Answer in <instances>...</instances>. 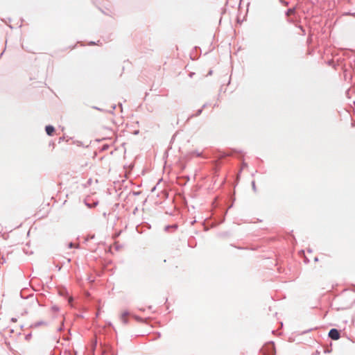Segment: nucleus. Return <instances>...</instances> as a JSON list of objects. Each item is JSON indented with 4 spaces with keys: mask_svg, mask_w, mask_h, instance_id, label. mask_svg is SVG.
<instances>
[{
    "mask_svg": "<svg viewBox=\"0 0 355 355\" xmlns=\"http://www.w3.org/2000/svg\"><path fill=\"white\" fill-rule=\"evenodd\" d=\"M263 355H275V346L272 343H268L262 348Z\"/></svg>",
    "mask_w": 355,
    "mask_h": 355,
    "instance_id": "1",
    "label": "nucleus"
},
{
    "mask_svg": "<svg viewBox=\"0 0 355 355\" xmlns=\"http://www.w3.org/2000/svg\"><path fill=\"white\" fill-rule=\"evenodd\" d=\"M329 336L333 340H338L340 338V333L336 329H332L329 332Z\"/></svg>",
    "mask_w": 355,
    "mask_h": 355,
    "instance_id": "2",
    "label": "nucleus"
},
{
    "mask_svg": "<svg viewBox=\"0 0 355 355\" xmlns=\"http://www.w3.org/2000/svg\"><path fill=\"white\" fill-rule=\"evenodd\" d=\"M45 130L46 134L49 136H52L55 131V128L52 125H46Z\"/></svg>",
    "mask_w": 355,
    "mask_h": 355,
    "instance_id": "3",
    "label": "nucleus"
},
{
    "mask_svg": "<svg viewBox=\"0 0 355 355\" xmlns=\"http://www.w3.org/2000/svg\"><path fill=\"white\" fill-rule=\"evenodd\" d=\"M128 313H126V312H123L121 315V320H122V322L123 323H126L127 322V321H128Z\"/></svg>",
    "mask_w": 355,
    "mask_h": 355,
    "instance_id": "4",
    "label": "nucleus"
},
{
    "mask_svg": "<svg viewBox=\"0 0 355 355\" xmlns=\"http://www.w3.org/2000/svg\"><path fill=\"white\" fill-rule=\"evenodd\" d=\"M294 12H295V10L294 9H289L287 11V15L290 16V15H293Z\"/></svg>",
    "mask_w": 355,
    "mask_h": 355,
    "instance_id": "5",
    "label": "nucleus"
},
{
    "mask_svg": "<svg viewBox=\"0 0 355 355\" xmlns=\"http://www.w3.org/2000/svg\"><path fill=\"white\" fill-rule=\"evenodd\" d=\"M71 300H72V298H71V297H69V302L70 303V302H71Z\"/></svg>",
    "mask_w": 355,
    "mask_h": 355,
    "instance_id": "6",
    "label": "nucleus"
}]
</instances>
